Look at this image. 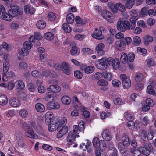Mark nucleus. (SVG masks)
<instances>
[{
  "label": "nucleus",
  "instance_id": "obj_62",
  "mask_svg": "<svg viewBox=\"0 0 156 156\" xmlns=\"http://www.w3.org/2000/svg\"><path fill=\"white\" fill-rule=\"evenodd\" d=\"M60 127L59 128V129L58 130V131H60L64 135L66 133L68 132V128L65 126H62L61 129H60Z\"/></svg>",
  "mask_w": 156,
  "mask_h": 156
},
{
  "label": "nucleus",
  "instance_id": "obj_61",
  "mask_svg": "<svg viewBox=\"0 0 156 156\" xmlns=\"http://www.w3.org/2000/svg\"><path fill=\"white\" fill-rule=\"evenodd\" d=\"M16 138L18 144H20L21 143L22 140L21 134L20 133H16Z\"/></svg>",
  "mask_w": 156,
  "mask_h": 156
},
{
  "label": "nucleus",
  "instance_id": "obj_24",
  "mask_svg": "<svg viewBox=\"0 0 156 156\" xmlns=\"http://www.w3.org/2000/svg\"><path fill=\"white\" fill-rule=\"evenodd\" d=\"M25 131L27 133V136L32 138H36L37 135L34 133L32 128H29Z\"/></svg>",
  "mask_w": 156,
  "mask_h": 156
},
{
  "label": "nucleus",
  "instance_id": "obj_9",
  "mask_svg": "<svg viewBox=\"0 0 156 156\" xmlns=\"http://www.w3.org/2000/svg\"><path fill=\"white\" fill-rule=\"evenodd\" d=\"M108 60V63L112 66L114 69H117L119 67L120 61L119 59H109Z\"/></svg>",
  "mask_w": 156,
  "mask_h": 156
},
{
  "label": "nucleus",
  "instance_id": "obj_17",
  "mask_svg": "<svg viewBox=\"0 0 156 156\" xmlns=\"http://www.w3.org/2000/svg\"><path fill=\"white\" fill-rule=\"evenodd\" d=\"M92 35L94 38L99 40L102 39L104 38V36L102 34V32L97 29H95Z\"/></svg>",
  "mask_w": 156,
  "mask_h": 156
},
{
  "label": "nucleus",
  "instance_id": "obj_35",
  "mask_svg": "<svg viewBox=\"0 0 156 156\" xmlns=\"http://www.w3.org/2000/svg\"><path fill=\"white\" fill-rule=\"evenodd\" d=\"M147 92L151 95L156 96V93L153 87L151 85H149L147 86Z\"/></svg>",
  "mask_w": 156,
  "mask_h": 156
},
{
  "label": "nucleus",
  "instance_id": "obj_42",
  "mask_svg": "<svg viewBox=\"0 0 156 156\" xmlns=\"http://www.w3.org/2000/svg\"><path fill=\"white\" fill-rule=\"evenodd\" d=\"M109 6L111 10L114 13H116L118 11V4H116L115 5H114L112 4H109Z\"/></svg>",
  "mask_w": 156,
  "mask_h": 156
},
{
  "label": "nucleus",
  "instance_id": "obj_51",
  "mask_svg": "<svg viewBox=\"0 0 156 156\" xmlns=\"http://www.w3.org/2000/svg\"><path fill=\"white\" fill-rule=\"evenodd\" d=\"M130 151L133 156H138L141 153L139 150L135 149H131Z\"/></svg>",
  "mask_w": 156,
  "mask_h": 156
},
{
  "label": "nucleus",
  "instance_id": "obj_31",
  "mask_svg": "<svg viewBox=\"0 0 156 156\" xmlns=\"http://www.w3.org/2000/svg\"><path fill=\"white\" fill-rule=\"evenodd\" d=\"M46 26L45 22L43 20H40L36 23L37 27L40 29H44Z\"/></svg>",
  "mask_w": 156,
  "mask_h": 156
},
{
  "label": "nucleus",
  "instance_id": "obj_45",
  "mask_svg": "<svg viewBox=\"0 0 156 156\" xmlns=\"http://www.w3.org/2000/svg\"><path fill=\"white\" fill-rule=\"evenodd\" d=\"M124 115L126 118L128 120H129V121H132L134 119L133 115L128 112H125Z\"/></svg>",
  "mask_w": 156,
  "mask_h": 156
},
{
  "label": "nucleus",
  "instance_id": "obj_33",
  "mask_svg": "<svg viewBox=\"0 0 156 156\" xmlns=\"http://www.w3.org/2000/svg\"><path fill=\"white\" fill-rule=\"evenodd\" d=\"M66 17L67 22L68 23L72 24L73 22L74 16L73 13H70L68 14Z\"/></svg>",
  "mask_w": 156,
  "mask_h": 156
},
{
  "label": "nucleus",
  "instance_id": "obj_40",
  "mask_svg": "<svg viewBox=\"0 0 156 156\" xmlns=\"http://www.w3.org/2000/svg\"><path fill=\"white\" fill-rule=\"evenodd\" d=\"M67 119L65 117H63L61 119L60 122L57 127V129L58 130L59 128L62 126H65L66 123Z\"/></svg>",
  "mask_w": 156,
  "mask_h": 156
},
{
  "label": "nucleus",
  "instance_id": "obj_60",
  "mask_svg": "<svg viewBox=\"0 0 156 156\" xmlns=\"http://www.w3.org/2000/svg\"><path fill=\"white\" fill-rule=\"evenodd\" d=\"M15 115V112L13 110H9L5 113V115L8 117H12Z\"/></svg>",
  "mask_w": 156,
  "mask_h": 156
},
{
  "label": "nucleus",
  "instance_id": "obj_13",
  "mask_svg": "<svg viewBox=\"0 0 156 156\" xmlns=\"http://www.w3.org/2000/svg\"><path fill=\"white\" fill-rule=\"evenodd\" d=\"M76 136L79 137V135H76L73 132H70L69 133L67 138V140L68 142V144L71 145L73 144L75 141V139Z\"/></svg>",
  "mask_w": 156,
  "mask_h": 156
},
{
  "label": "nucleus",
  "instance_id": "obj_48",
  "mask_svg": "<svg viewBox=\"0 0 156 156\" xmlns=\"http://www.w3.org/2000/svg\"><path fill=\"white\" fill-rule=\"evenodd\" d=\"M147 131L145 130H142L140 131V136L141 138L144 140L147 137Z\"/></svg>",
  "mask_w": 156,
  "mask_h": 156
},
{
  "label": "nucleus",
  "instance_id": "obj_15",
  "mask_svg": "<svg viewBox=\"0 0 156 156\" xmlns=\"http://www.w3.org/2000/svg\"><path fill=\"white\" fill-rule=\"evenodd\" d=\"M53 116V114L52 112H47L45 115L46 124H48L52 122L54 120Z\"/></svg>",
  "mask_w": 156,
  "mask_h": 156
},
{
  "label": "nucleus",
  "instance_id": "obj_37",
  "mask_svg": "<svg viewBox=\"0 0 156 156\" xmlns=\"http://www.w3.org/2000/svg\"><path fill=\"white\" fill-rule=\"evenodd\" d=\"M44 37L45 39L48 40H51L54 37L53 34L50 32H48L45 33L44 34Z\"/></svg>",
  "mask_w": 156,
  "mask_h": 156
},
{
  "label": "nucleus",
  "instance_id": "obj_44",
  "mask_svg": "<svg viewBox=\"0 0 156 156\" xmlns=\"http://www.w3.org/2000/svg\"><path fill=\"white\" fill-rule=\"evenodd\" d=\"M153 38L151 36H147L146 37L144 40V43L146 45H147L149 43L153 41Z\"/></svg>",
  "mask_w": 156,
  "mask_h": 156
},
{
  "label": "nucleus",
  "instance_id": "obj_22",
  "mask_svg": "<svg viewBox=\"0 0 156 156\" xmlns=\"http://www.w3.org/2000/svg\"><path fill=\"white\" fill-rule=\"evenodd\" d=\"M24 10L25 12L27 14H33L35 11V9L29 4L24 6Z\"/></svg>",
  "mask_w": 156,
  "mask_h": 156
},
{
  "label": "nucleus",
  "instance_id": "obj_7",
  "mask_svg": "<svg viewBox=\"0 0 156 156\" xmlns=\"http://www.w3.org/2000/svg\"><path fill=\"white\" fill-rule=\"evenodd\" d=\"M0 9L2 15V19L9 21H10L12 20L13 18L10 19H11L9 18V17L11 16L9 13V12H8L7 13H5V9L3 5H0Z\"/></svg>",
  "mask_w": 156,
  "mask_h": 156
},
{
  "label": "nucleus",
  "instance_id": "obj_8",
  "mask_svg": "<svg viewBox=\"0 0 156 156\" xmlns=\"http://www.w3.org/2000/svg\"><path fill=\"white\" fill-rule=\"evenodd\" d=\"M80 69L87 74H90L92 73L94 70L95 68L92 66H87L86 65H82L80 66Z\"/></svg>",
  "mask_w": 156,
  "mask_h": 156
},
{
  "label": "nucleus",
  "instance_id": "obj_58",
  "mask_svg": "<svg viewBox=\"0 0 156 156\" xmlns=\"http://www.w3.org/2000/svg\"><path fill=\"white\" fill-rule=\"evenodd\" d=\"M113 101L115 104L117 105H122L124 104L123 102L122 101V99L119 98H114Z\"/></svg>",
  "mask_w": 156,
  "mask_h": 156
},
{
  "label": "nucleus",
  "instance_id": "obj_50",
  "mask_svg": "<svg viewBox=\"0 0 156 156\" xmlns=\"http://www.w3.org/2000/svg\"><path fill=\"white\" fill-rule=\"evenodd\" d=\"M57 126L54 123L53 124H49L48 126V129L49 131L52 132L54 131L57 129Z\"/></svg>",
  "mask_w": 156,
  "mask_h": 156
},
{
  "label": "nucleus",
  "instance_id": "obj_5",
  "mask_svg": "<svg viewBox=\"0 0 156 156\" xmlns=\"http://www.w3.org/2000/svg\"><path fill=\"white\" fill-rule=\"evenodd\" d=\"M99 59L96 61V67L101 70H105L107 67V63L108 59Z\"/></svg>",
  "mask_w": 156,
  "mask_h": 156
},
{
  "label": "nucleus",
  "instance_id": "obj_32",
  "mask_svg": "<svg viewBox=\"0 0 156 156\" xmlns=\"http://www.w3.org/2000/svg\"><path fill=\"white\" fill-rule=\"evenodd\" d=\"M35 107L36 110L39 112H42L45 110V107L42 104L38 103L36 104Z\"/></svg>",
  "mask_w": 156,
  "mask_h": 156
},
{
  "label": "nucleus",
  "instance_id": "obj_2",
  "mask_svg": "<svg viewBox=\"0 0 156 156\" xmlns=\"http://www.w3.org/2000/svg\"><path fill=\"white\" fill-rule=\"evenodd\" d=\"M10 7L11 9L8 11L9 13L11 16L9 17L10 19L15 16H17L18 15H22L23 14V10L20 8L19 6L12 5H11Z\"/></svg>",
  "mask_w": 156,
  "mask_h": 156
},
{
  "label": "nucleus",
  "instance_id": "obj_6",
  "mask_svg": "<svg viewBox=\"0 0 156 156\" xmlns=\"http://www.w3.org/2000/svg\"><path fill=\"white\" fill-rule=\"evenodd\" d=\"M84 129V122L81 121L80 122L78 126L77 125H74L73 127V131L71 132L76 135L79 133V132L83 130Z\"/></svg>",
  "mask_w": 156,
  "mask_h": 156
},
{
  "label": "nucleus",
  "instance_id": "obj_38",
  "mask_svg": "<svg viewBox=\"0 0 156 156\" xmlns=\"http://www.w3.org/2000/svg\"><path fill=\"white\" fill-rule=\"evenodd\" d=\"M104 78L108 81H110L112 79V73L108 72L105 71L103 73Z\"/></svg>",
  "mask_w": 156,
  "mask_h": 156
},
{
  "label": "nucleus",
  "instance_id": "obj_34",
  "mask_svg": "<svg viewBox=\"0 0 156 156\" xmlns=\"http://www.w3.org/2000/svg\"><path fill=\"white\" fill-rule=\"evenodd\" d=\"M3 73H7L9 67V64L8 61V59H4V61H3Z\"/></svg>",
  "mask_w": 156,
  "mask_h": 156
},
{
  "label": "nucleus",
  "instance_id": "obj_36",
  "mask_svg": "<svg viewBox=\"0 0 156 156\" xmlns=\"http://www.w3.org/2000/svg\"><path fill=\"white\" fill-rule=\"evenodd\" d=\"M117 29L120 31L125 32V29L124 28L123 24L122 21H118L117 23Z\"/></svg>",
  "mask_w": 156,
  "mask_h": 156
},
{
  "label": "nucleus",
  "instance_id": "obj_3",
  "mask_svg": "<svg viewBox=\"0 0 156 156\" xmlns=\"http://www.w3.org/2000/svg\"><path fill=\"white\" fill-rule=\"evenodd\" d=\"M152 147L151 144L146 143L144 147H140L139 148V149L141 153L144 155L147 156L150 154V152Z\"/></svg>",
  "mask_w": 156,
  "mask_h": 156
},
{
  "label": "nucleus",
  "instance_id": "obj_10",
  "mask_svg": "<svg viewBox=\"0 0 156 156\" xmlns=\"http://www.w3.org/2000/svg\"><path fill=\"white\" fill-rule=\"evenodd\" d=\"M104 47V44L102 43H100L96 48V54L98 58L102 56L104 54V52L103 49Z\"/></svg>",
  "mask_w": 156,
  "mask_h": 156
},
{
  "label": "nucleus",
  "instance_id": "obj_16",
  "mask_svg": "<svg viewBox=\"0 0 156 156\" xmlns=\"http://www.w3.org/2000/svg\"><path fill=\"white\" fill-rule=\"evenodd\" d=\"M14 76L15 74L12 71H9L8 73H3L2 79L4 81H7L9 79H12Z\"/></svg>",
  "mask_w": 156,
  "mask_h": 156
},
{
  "label": "nucleus",
  "instance_id": "obj_53",
  "mask_svg": "<svg viewBox=\"0 0 156 156\" xmlns=\"http://www.w3.org/2000/svg\"><path fill=\"white\" fill-rule=\"evenodd\" d=\"M143 79V75L140 73H137L135 76V79L137 82H139L142 80Z\"/></svg>",
  "mask_w": 156,
  "mask_h": 156
},
{
  "label": "nucleus",
  "instance_id": "obj_52",
  "mask_svg": "<svg viewBox=\"0 0 156 156\" xmlns=\"http://www.w3.org/2000/svg\"><path fill=\"white\" fill-rule=\"evenodd\" d=\"M146 103L150 107H152L154 105V101L150 98H147L146 100Z\"/></svg>",
  "mask_w": 156,
  "mask_h": 156
},
{
  "label": "nucleus",
  "instance_id": "obj_11",
  "mask_svg": "<svg viewBox=\"0 0 156 156\" xmlns=\"http://www.w3.org/2000/svg\"><path fill=\"white\" fill-rule=\"evenodd\" d=\"M61 69L63 72L66 75H69L71 73L70 66L66 62H63L61 65Z\"/></svg>",
  "mask_w": 156,
  "mask_h": 156
},
{
  "label": "nucleus",
  "instance_id": "obj_20",
  "mask_svg": "<svg viewBox=\"0 0 156 156\" xmlns=\"http://www.w3.org/2000/svg\"><path fill=\"white\" fill-rule=\"evenodd\" d=\"M102 16L108 21L112 22L111 17L112 16V15L109 11L106 10L103 11L102 13Z\"/></svg>",
  "mask_w": 156,
  "mask_h": 156
},
{
  "label": "nucleus",
  "instance_id": "obj_59",
  "mask_svg": "<svg viewBox=\"0 0 156 156\" xmlns=\"http://www.w3.org/2000/svg\"><path fill=\"white\" fill-rule=\"evenodd\" d=\"M94 78L96 80H99L103 76V74L102 73L97 72L94 75Z\"/></svg>",
  "mask_w": 156,
  "mask_h": 156
},
{
  "label": "nucleus",
  "instance_id": "obj_64",
  "mask_svg": "<svg viewBox=\"0 0 156 156\" xmlns=\"http://www.w3.org/2000/svg\"><path fill=\"white\" fill-rule=\"evenodd\" d=\"M48 17L51 21L54 20L55 18V15L52 12H50L48 13Z\"/></svg>",
  "mask_w": 156,
  "mask_h": 156
},
{
  "label": "nucleus",
  "instance_id": "obj_14",
  "mask_svg": "<svg viewBox=\"0 0 156 156\" xmlns=\"http://www.w3.org/2000/svg\"><path fill=\"white\" fill-rule=\"evenodd\" d=\"M47 89L48 91L55 93L59 92L61 90V88L59 86L52 85L49 86Z\"/></svg>",
  "mask_w": 156,
  "mask_h": 156
},
{
  "label": "nucleus",
  "instance_id": "obj_63",
  "mask_svg": "<svg viewBox=\"0 0 156 156\" xmlns=\"http://www.w3.org/2000/svg\"><path fill=\"white\" fill-rule=\"evenodd\" d=\"M28 50L24 47H23L21 48L20 52V54H22L23 55H27L29 53Z\"/></svg>",
  "mask_w": 156,
  "mask_h": 156
},
{
  "label": "nucleus",
  "instance_id": "obj_19",
  "mask_svg": "<svg viewBox=\"0 0 156 156\" xmlns=\"http://www.w3.org/2000/svg\"><path fill=\"white\" fill-rule=\"evenodd\" d=\"M115 46L117 49L122 50L126 46V43L123 41L119 40L115 43Z\"/></svg>",
  "mask_w": 156,
  "mask_h": 156
},
{
  "label": "nucleus",
  "instance_id": "obj_27",
  "mask_svg": "<svg viewBox=\"0 0 156 156\" xmlns=\"http://www.w3.org/2000/svg\"><path fill=\"white\" fill-rule=\"evenodd\" d=\"M7 97L4 94H0V105H4L8 102Z\"/></svg>",
  "mask_w": 156,
  "mask_h": 156
},
{
  "label": "nucleus",
  "instance_id": "obj_4",
  "mask_svg": "<svg viewBox=\"0 0 156 156\" xmlns=\"http://www.w3.org/2000/svg\"><path fill=\"white\" fill-rule=\"evenodd\" d=\"M120 78L122 80V84L124 88H129L131 86V82L129 79L127 77L126 75L121 74Z\"/></svg>",
  "mask_w": 156,
  "mask_h": 156
},
{
  "label": "nucleus",
  "instance_id": "obj_43",
  "mask_svg": "<svg viewBox=\"0 0 156 156\" xmlns=\"http://www.w3.org/2000/svg\"><path fill=\"white\" fill-rule=\"evenodd\" d=\"M63 29L66 33H69L71 31V27L67 23H65L63 24Z\"/></svg>",
  "mask_w": 156,
  "mask_h": 156
},
{
  "label": "nucleus",
  "instance_id": "obj_29",
  "mask_svg": "<svg viewBox=\"0 0 156 156\" xmlns=\"http://www.w3.org/2000/svg\"><path fill=\"white\" fill-rule=\"evenodd\" d=\"M91 142L89 140H87L86 144H85V143H82L80 144V147L83 150H86L89 147L91 146Z\"/></svg>",
  "mask_w": 156,
  "mask_h": 156
},
{
  "label": "nucleus",
  "instance_id": "obj_57",
  "mask_svg": "<svg viewBox=\"0 0 156 156\" xmlns=\"http://www.w3.org/2000/svg\"><path fill=\"white\" fill-rule=\"evenodd\" d=\"M23 46L27 49L29 50L31 48L32 44L30 42L27 41L24 43Z\"/></svg>",
  "mask_w": 156,
  "mask_h": 156
},
{
  "label": "nucleus",
  "instance_id": "obj_23",
  "mask_svg": "<svg viewBox=\"0 0 156 156\" xmlns=\"http://www.w3.org/2000/svg\"><path fill=\"white\" fill-rule=\"evenodd\" d=\"M122 141L124 146H128L130 144L131 140L128 136L125 135L122 137Z\"/></svg>",
  "mask_w": 156,
  "mask_h": 156
},
{
  "label": "nucleus",
  "instance_id": "obj_18",
  "mask_svg": "<svg viewBox=\"0 0 156 156\" xmlns=\"http://www.w3.org/2000/svg\"><path fill=\"white\" fill-rule=\"evenodd\" d=\"M101 135L102 138L107 141H110L112 138L110 133L107 129L103 131Z\"/></svg>",
  "mask_w": 156,
  "mask_h": 156
},
{
  "label": "nucleus",
  "instance_id": "obj_56",
  "mask_svg": "<svg viewBox=\"0 0 156 156\" xmlns=\"http://www.w3.org/2000/svg\"><path fill=\"white\" fill-rule=\"evenodd\" d=\"M112 84L115 87H119L121 85L120 82L117 80H114L112 81Z\"/></svg>",
  "mask_w": 156,
  "mask_h": 156
},
{
  "label": "nucleus",
  "instance_id": "obj_39",
  "mask_svg": "<svg viewBox=\"0 0 156 156\" xmlns=\"http://www.w3.org/2000/svg\"><path fill=\"white\" fill-rule=\"evenodd\" d=\"M82 52L84 55H90L93 53L92 50L88 48H83L81 50Z\"/></svg>",
  "mask_w": 156,
  "mask_h": 156
},
{
  "label": "nucleus",
  "instance_id": "obj_25",
  "mask_svg": "<svg viewBox=\"0 0 156 156\" xmlns=\"http://www.w3.org/2000/svg\"><path fill=\"white\" fill-rule=\"evenodd\" d=\"M14 87L19 89H22L25 87V85L23 82L21 80H17L14 83Z\"/></svg>",
  "mask_w": 156,
  "mask_h": 156
},
{
  "label": "nucleus",
  "instance_id": "obj_55",
  "mask_svg": "<svg viewBox=\"0 0 156 156\" xmlns=\"http://www.w3.org/2000/svg\"><path fill=\"white\" fill-rule=\"evenodd\" d=\"M98 85L100 86H107L108 82L106 80L101 79L99 80L97 83Z\"/></svg>",
  "mask_w": 156,
  "mask_h": 156
},
{
  "label": "nucleus",
  "instance_id": "obj_26",
  "mask_svg": "<svg viewBox=\"0 0 156 156\" xmlns=\"http://www.w3.org/2000/svg\"><path fill=\"white\" fill-rule=\"evenodd\" d=\"M70 52L73 55H78L80 52V50L77 47L73 46L72 47V49L70 50Z\"/></svg>",
  "mask_w": 156,
  "mask_h": 156
},
{
  "label": "nucleus",
  "instance_id": "obj_49",
  "mask_svg": "<svg viewBox=\"0 0 156 156\" xmlns=\"http://www.w3.org/2000/svg\"><path fill=\"white\" fill-rule=\"evenodd\" d=\"M124 27L125 29V31L126 30H129L130 28L129 27L130 22L127 20H125L123 22Z\"/></svg>",
  "mask_w": 156,
  "mask_h": 156
},
{
  "label": "nucleus",
  "instance_id": "obj_46",
  "mask_svg": "<svg viewBox=\"0 0 156 156\" xmlns=\"http://www.w3.org/2000/svg\"><path fill=\"white\" fill-rule=\"evenodd\" d=\"M19 114L20 116L22 117L25 118L27 117L28 115V112L26 110L23 109L20 111Z\"/></svg>",
  "mask_w": 156,
  "mask_h": 156
},
{
  "label": "nucleus",
  "instance_id": "obj_12",
  "mask_svg": "<svg viewBox=\"0 0 156 156\" xmlns=\"http://www.w3.org/2000/svg\"><path fill=\"white\" fill-rule=\"evenodd\" d=\"M9 103L11 106L14 107L19 106L21 103L20 101L18 99L13 97L10 99Z\"/></svg>",
  "mask_w": 156,
  "mask_h": 156
},
{
  "label": "nucleus",
  "instance_id": "obj_47",
  "mask_svg": "<svg viewBox=\"0 0 156 156\" xmlns=\"http://www.w3.org/2000/svg\"><path fill=\"white\" fill-rule=\"evenodd\" d=\"M136 123H135L132 121H129L127 123V125L129 129H133L135 127Z\"/></svg>",
  "mask_w": 156,
  "mask_h": 156
},
{
  "label": "nucleus",
  "instance_id": "obj_1",
  "mask_svg": "<svg viewBox=\"0 0 156 156\" xmlns=\"http://www.w3.org/2000/svg\"><path fill=\"white\" fill-rule=\"evenodd\" d=\"M92 143L94 147L97 150L95 151L96 156H101L99 150L103 151L105 149V147H106L105 141L102 140H100L98 137H94L93 139Z\"/></svg>",
  "mask_w": 156,
  "mask_h": 156
},
{
  "label": "nucleus",
  "instance_id": "obj_28",
  "mask_svg": "<svg viewBox=\"0 0 156 156\" xmlns=\"http://www.w3.org/2000/svg\"><path fill=\"white\" fill-rule=\"evenodd\" d=\"M37 51L40 53L39 56L41 58H44L48 57L47 54L44 53L45 51V49L44 48L40 47L37 49Z\"/></svg>",
  "mask_w": 156,
  "mask_h": 156
},
{
  "label": "nucleus",
  "instance_id": "obj_21",
  "mask_svg": "<svg viewBox=\"0 0 156 156\" xmlns=\"http://www.w3.org/2000/svg\"><path fill=\"white\" fill-rule=\"evenodd\" d=\"M47 108L49 109H58L60 107L59 104L57 102L53 101L50 102L47 104Z\"/></svg>",
  "mask_w": 156,
  "mask_h": 156
},
{
  "label": "nucleus",
  "instance_id": "obj_30",
  "mask_svg": "<svg viewBox=\"0 0 156 156\" xmlns=\"http://www.w3.org/2000/svg\"><path fill=\"white\" fill-rule=\"evenodd\" d=\"M61 101L63 104L66 105H69L71 102L70 98L67 96H64L61 98Z\"/></svg>",
  "mask_w": 156,
  "mask_h": 156
},
{
  "label": "nucleus",
  "instance_id": "obj_54",
  "mask_svg": "<svg viewBox=\"0 0 156 156\" xmlns=\"http://www.w3.org/2000/svg\"><path fill=\"white\" fill-rule=\"evenodd\" d=\"M75 76L78 79H81L83 76L82 73L79 70L75 71L74 72Z\"/></svg>",
  "mask_w": 156,
  "mask_h": 156
},
{
  "label": "nucleus",
  "instance_id": "obj_41",
  "mask_svg": "<svg viewBox=\"0 0 156 156\" xmlns=\"http://www.w3.org/2000/svg\"><path fill=\"white\" fill-rule=\"evenodd\" d=\"M49 64L50 66H54L57 70H59L61 69L60 64L59 63L55 64V63H54V61L53 60H51L50 61V63L49 62Z\"/></svg>",
  "mask_w": 156,
  "mask_h": 156
}]
</instances>
